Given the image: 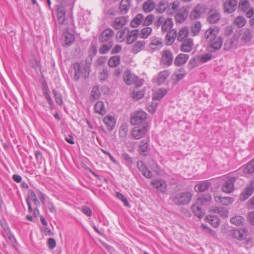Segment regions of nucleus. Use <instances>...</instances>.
I'll return each instance as SVG.
<instances>
[{"mask_svg":"<svg viewBox=\"0 0 254 254\" xmlns=\"http://www.w3.org/2000/svg\"><path fill=\"white\" fill-rule=\"evenodd\" d=\"M104 123L106 124L108 130H112L116 125V120L114 117L111 116H107L103 120Z\"/></svg>","mask_w":254,"mask_h":254,"instance_id":"obj_25","label":"nucleus"},{"mask_svg":"<svg viewBox=\"0 0 254 254\" xmlns=\"http://www.w3.org/2000/svg\"><path fill=\"white\" fill-rule=\"evenodd\" d=\"M220 17L221 15L219 12L211 10L208 13L207 20L211 24L216 23L220 20Z\"/></svg>","mask_w":254,"mask_h":254,"instance_id":"obj_17","label":"nucleus"},{"mask_svg":"<svg viewBox=\"0 0 254 254\" xmlns=\"http://www.w3.org/2000/svg\"><path fill=\"white\" fill-rule=\"evenodd\" d=\"M212 58V56L210 53H207L202 56L197 57V59L202 63H205L211 60Z\"/></svg>","mask_w":254,"mask_h":254,"instance_id":"obj_59","label":"nucleus"},{"mask_svg":"<svg viewBox=\"0 0 254 254\" xmlns=\"http://www.w3.org/2000/svg\"><path fill=\"white\" fill-rule=\"evenodd\" d=\"M91 96L94 99L97 100L99 99L100 96V92L98 87L95 86L93 87L92 90L91 92Z\"/></svg>","mask_w":254,"mask_h":254,"instance_id":"obj_60","label":"nucleus"},{"mask_svg":"<svg viewBox=\"0 0 254 254\" xmlns=\"http://www.w3.org/2000/svg\"><path fill=\"white\" fill-rule=\"evenodd\" d=\"M201 205H198L196 203L193 204L191 206V210L195 216L199 218H202L205 214V212L202 210Z\"/></svg>","mask_w":254,"mask_h":254,"instance_id":"obj_30","label":"nucleus"},{"mask_svg":"<svg viewBox=\"0 0 254 254\" xmlns=\"http://www.w3.org/2000/svg\"><path fill=\"white\" fill-rule=\"evenodd\" d=\"M211 185V182L209 180H207L196 185L194 189L196 192H203L208 190Z\"/></svg>","mask_w":254,"mask_h":254,"instance_id":"obj_24","label":"nucleus"},{"mask_svg":"<svg viewBox=\"0 0 254 254\" xmlns=\"http://www.w3.org/2000/svg\"><path fill=\"white\" fill-rule=\"evenodd\" d=\"M145 42L144 41L136 42L132 48V51L135 53L139 52L144 47Z\"/></svg>","mask_w":254,"mask_h":254,"instance_id":"obj_51","label":"nucleus"},{"mask_svg":"<svg viewBox=\"0 0 254 254\" xmlns=\"http://www.w3.org/2000/svg\"><path fill=\"white\" fill-rule=\"evenodd\" d=\"M73 68L74 71V79L75 80H78L80 77L86 79L89 77L90 72L87 74V72H85V66L83 65L81 66L80 63L77 62L74 63Z\"/></svg>","mask_w":254,"mask_h":254,"instance_id":"obj_2","label":"nucleus"},{"mask_svg":"<svg viewBox=\"0 0 254 254\" xmlns=\"http://www.w3.org/2000/svg\"><path fill=\"white\" fill-rule=\"evenodd\" d=\"M149 141V139H143L140 141V144L139 148V153L145 156L147 154V153L148 151L149 148L148 142Z\"/></svg>","mask_w":254,"mask_h":254,"instance_id":"obj_29","label":"nucleus"},{"mask_svg":"<svg viewBox=\"0 0 254 254\" xmlns=\"http://www.w3.org/2000/svg\"><path fill=\"white\" fill-rule=\"evenodd\" d=\"M168 70H164L160 71L157 75L156 79V83L158 85L163 84L170 75Z\"/></svg>","mask_w":254,"mask_h":254,"instance_id":"obj_18","label":"nucleus"},{"mask_svg":"<svg viewBox=\"0 0 254 254\" xmlns=\"http://www.w3.org/2000/svg\"><path fill=\"white\" fill-rule=\"evenodd\" d=\"M173 61L174 57L171 51L167 50L162 52L160 62L163 65L169 66L172 64Z\"/></svg>","mask_w":254,"mask_h":254,"instance_id":"obj_5","label":"nucleus"},{"mask_svg":"<svg viewBox=\"0 0 254 254\" xmlns=\"http://www.w3.org/2000/svg\"><path fill=\"white\" fill-rule=\"evenodd\" d=\"M127 23V18L125 16H121L115 18V24L113 27L117 30L121 29Z\"/></svg>","mask_w":254,"mask_h":254,"instance_id":"obj_36","label":"nucleus"},{"mask_svg":"<svg viewBox=\"0 0 254 254\" xmlns=\"http://www.w3.org/2000/svg\"><path fill=\"white\" fill-rule=\"evenodd\" d=\"M114 31L110 28H107L101 32L99 36V41L101 43H113Z\"/></svg>","mask_w":254,"mask_h":254,"instance_id":"obj_3","label":"nucleus"},{"mask_svg":"<svg viewBox=\"0 0 254 254\" xmlns=\"http://www.w3.org/2000/svg\"><path fill=\"white\" fill-rule=\"evenodd\" d=\"M156 4L153 0H148L145 1L142 6L143 9L146 13H148L155 8Z\"/></svg>","mask_w":254,"mask_h":254,"instance_id":"obj_34","label":"nucleus"},{"mask_svg":"<svg viewBox=\"0 0 254 254\" xmlns=\"http://www.w3.org/2000/svg\"><path fill=\"white\" fill-rule=\"evenodd\" d=\"M144 16L143 14L139 13L130 22V26L132 27H136L139 25L143 20Z\"/></svg>","mask_w":254,"mask_h":254,"instance_id":"obj_39","label":"nucleus"},{"mask_svg":"<svg viewBox=\"0 0 254 254\" xmlns=\"http://www.w3.org/2000/svg\"><path fill=\"white\" fill-rule=\"evenodd\" d=\"M93 58H92V57L88 56V57L87 58V59L85 60V64H83V65L85 66V72H87V74L89 72H91V66Z\"/></svg>","mask_w":254,"mask_h":254,"instance_id":"obj_55","label":"nucleus"},{"mask_svg":"<svg viewBox=\"0 0 254 254\" xmlns=\"http://www.w3.org/2000/svg\"><path fill=\"white\" fill-rule=\"evenodd\" d=\"M247 232L248 231L246 229L241 230L234 229L230 231V235L234 239L242 241L246 238Z\"/></svg>","mask_w":254,"mask_h":254,"instance_id":"obj_12","label":"nucleus"},{"mask_svg":"<svg viewBox=\"0 0 254 254\" xmlns=\"http://www.w3.org/2000/svg\"><path fill=\"white\" fill-rule=\"evenodd\" d=\"M182 44L180 45V50L183 52H190L193 46V41L190 38L186 40L183 41Z\"/></svg>","mask_w":254,"mask_h":254,"instance_id":"obj_21","label":"nucleus"},{"mask_svg":"<svg viewBox=\"0 0 254 254\" xmlns=\"http://www.w3.org/2000/svg\"><path fill=\"white\" fill-rule=\"evenodd\" d=\"M189 30L188 27H184L182 28L178 32V34L177 36V39L179 41H183L188 39L189 36Z\"/></svg>","mask_w":254,"mask_h":254,"instance_id":"obj_31","label":"nucleus"},{"mask_svg":"<svg viewBox=\"0 0 254 254\" xmlns=\"http://www.w3.org/2000/svg\"><path fill=\"white\" fill-rule=\"evenodd\" d=\"M254 192V181L252 180L247 186L245 190L241 192L240 195V199L241 201H245Z\"/></svg>","mask_w":254,"mask_h":254,"instance_id":"obj_9","label":"nucleus"},{"mask_svg":"<svg viewBox=\"0 0 254 254\" xmlns=\"http://www.w3.org/2000/svg\"><path fill=\"white\" fill-rule=\"evenodd\" d=\"M151 184L161 192L164 193L166 191L167 185L165 181L155 179L152 182Z\"/></svg>","mask_w":254,"mask_h":254,"instance_id":"obj_20","label":"nucleus"},{"mask_svg":"<svg viewBox=\"0 0 254 254\" xmlns=\"http://www.w3.org/2000/svg\"><path fill=\"white\" fill-rule=\"evenodd\" d=\"M154 16L153 14L147 15L143 21V25L144 26L150 25L153 21Z\"/></svg>","mask_w":254,"mask_h":254,"instance_id":"obj_62","label":"nucleus"},{"mask_svg":"<svg viewBox=\"0 0 254 254\" xmlns=\"http://www.w3.org/2000/svg\"><path fill=\"white\" fill-rule=\"evenodd\" d=\"M63 35L64 37V41L66 45L69 46L74 42L75 40L74 35L70 33L67 28L64 30Z\"/></svg>","mask_w":254,"mask_h":254,"instance_id":"obj_26","label":"nucleus"},{"mask_svg":"<svg viewBox=\"0 0 254 254\" xmlns=\"http://www.w3.org/2000/svg\"><path fill=\"white\" fill-rule=\"evenodd\" d=\"M247 23V20L244 16H237L234 21V24L238 28H242L244 27Z\"/></svg>","mask_w":254,"mask_h":254,"instance_id":"obj_45","label":"nucleus"},{"mask_svg":"<svg viewBox=\"0 0 254 254\" xmlns=\"http://www.w3.org/2000/svg\"><path fill=\"white\" fill-rule=\"evenodd\" d=\"M189 58V56L187 54H179L174 60V64L176 66H181L187 63Z\"/></svg>","mask_w":254,"mask_h":254,"instance_id":"obj_19","label":"nucleus"},{"mask_svg":"<svg viewBox=\"0 0 254 254\" xmlns=\"http://www.w3.org/2000/svg\"><path fill=\"white\" fill-rule=\"evenodd\" d=\"M130 6L129 0H122L120 4V13L122 15L126 14Z\"/></svg>","mask_w":254,"mask_h":254,"instance_id":"obj_35","label":"nucleus"},{"mask_svg":"<svg viewBox=\"0 0 254 254\" xmlns=\"http://www.w3.org/2000/svg\"><path fill=\"white\" fill-rule=\"evenodd\" d=\"M244 221V218L243 217L241 216H235L232 217L230 222L233 224H235L236 226H241L242 225Z\"/></svg>","mask_w":254,"mask_h":254,"instance_id":"obj_50","label":"nucleus"},{"mask_svg":"<svg viewBox=\"0 0 254 254\" xmlns=\"http://www.w3.org/2000/svg\"><path fill=\"white\" fill-rule=\"evenodd\" d=\"M160 46V47H162V39L161 38H159L158 37L157 38H153L152 39L151 42L149 44V46L151 49L155 50L156 48L153 47V46Z\"/></svg>","mask_w":254,"mask_h":254,"instance_id":"obj_53","label":"nucleus"},{"mask_svg":"<svg viewBox=\"0 0 254 254\" xmlns=\"http://www.w3.org/2000/svg\"><path fill=\"white\" fill-rule=\"evenodd\" d=\"M57 15L59 23L63 24L65 19V9L63 5L57 6Z\"/></svg>","mask_w":254,"mask_h":254,"instance_id":"obj_15","label":"nucleus"},{"mask_svg":"<svg viewBox=\"0 0 254 254\" xmlns=\"http://www.w3.org/2000/svg\"><path fill=\"white\" fill-rule=\"evenodd\" d=\"M147 130L146 126H143L141 128L135 127L132 130V135L134 139H139L145 135Z\"/></svg>","mask_w":254,"mask_h":254,"instance_id":"obj_13","label":"nucleus"},{"mask_svg":"<svg viewBox=\"0 0 254 254\" xmlns=\"http://www.w3.org/2000/svg\"><path fill=\"white\" fill-rule=\"evenodd\" d=\"M192 196L191 193L190 191L179 192L172 196L171 199L177 206L185 205L190 202Z\"/></svg>","mask_w":254,"mask_h":254,"instance_id":"obj_1","label":"nucleus"},{"mask_svg":"<svg viewBox=\"0 0 254 254\" xmlns=\"http://www.w3.org/2000/svg\"><path fill=\"white\" fill-rule=\"evenodd\" d=\"M245 172L248 173H253L254 172V158L246 165Z\"/></svg>","mask_w":254,"mask_h":254,"instance_id":"obj_57","label":"nucleus"},{"mask_svg":"<svg viewBox=\"0 0 254 254\" xmlns=\"http://www.w3.org/2000/svg\"><path fill=\"white\" fill-rule=\"evenodd\" d=\"M108 77V70L107 67H104L102 71L100 73V79L103 81H105Z\"/></svg>","mask_w":254,"mask_h":254,"instance_id":"obj_63","label":"nucleus"},{"mask_svg":"<svg viewBox=\"0 0 254 254\" xmlns=\"http://www.w3.org/2000/svg\"><path fill=\"white\" fill-rule=\"evenodd\" d=\"M135 76L133 75L129 70H127L124 74V79L126 83L128 85L133 84V80H134Z\"/></svg>","mask_w":254,"mask_h":254,"instance_id":"obj_32","label":"nucleus"},{"mask_svg":"<svg viewBox=\"0 0 254 254\" xmlns=\"http://www.w3.org/2000/svg\"><path fill=\"white\" fill-rule=\"evenodd\" d=\"M167 93V90L165 89H159L153 97V100H159L163 98Z\"/></svg>","mask_w":254,"mask_h":254,"instance_id":"obj_49","label":"nucleus"},{"mask_svg":"<svg viewBox=\"0 0 254 254\" xmlns=\"http://www.w3.org/2000/svg\"><path fill=\"white\" fill-rule=\"evenodd\" d=\"M139 30L138 29H135L131 31H128L127 37L126 42L127 44L130 45L135 41L138 36Z\"/></svg>","mask_w":254,"mask_h":254,"instance_id":"obj_22","label":"nucleus"},{"mask_svg":"<svg viewBox=\"0 0 254 254\" xmlns=\"http://www.w3.org/2000/svg\"><path fill=\"white\" fill-rule=\"evenodd\" d=\"M218 30L215 28L210 27L208 28L204 33V38L207 42L213 41V40L219 37L218 36Z\"/></svg>","mask_w":254,"mask_h":254,"instance_id":"obj_14","label":"nucleus"},{"mask_svg":"<svg viewBox=\"0 0 254 254\" xmlns=\"http://www.w3.org/2000/svg\"><path fill=\"white\" fill-rule=\"evenodd\" d=\"M137 166L139 171L145 177L148 179L152 178V176L151 172L148 170L142 161H137Z\"/></svg>","mask_w":254,"mask_h":254,"instance_id":"obj_16","label":"nucleus"},{"mask_svg":"<svg viewBox=\"0 0 254 254\" xmlns=\"http://www.w3.org/2000/svg\"><path fill=\"white\" fill-rule=\"evenodd\" d=\"M121 62V57L118 55L111 57L108 61V65L111 67H115L119 65Z\"/></svg>","mask_w":254,"mask_h":254,"instance_id":"obj_38","label":"nucleus"},{"mask_svg":"<svg viewBox=\"0 0 254 254\" xmlns=\"http://www.w3.org/2000/svg\"><path fill=\"white\" fill-rule=\"evenodd\" d=\"M250 6L249 0H241L239 3V9L246 12Z\"/></svg>","mask_w":254,"mask_h":254,"instance_id":"obj_48","label":"nucleus"},{"mask_svg":"<svg viewBox=\"0 0 254 254\" xmlns=\"http://www.w3.org/2000/svg\"><path fill=\"white\" fill-rule=\"evenodd\" d=\"M211 210L213 212L217 213L224 218H226L228 216L229 212L228 210L225 208L215 207H212Z\"/></svg>","mask_w":254,"mask_h":254,"instance_id":"obj_40","label":"nucleus"},{"mask_svg":"<svg viewBox=\"0 0 254 254\" xmlns=\"http://www.w3.org/2000/svg\"><path fill=\"white\" fill-rule=\"evenodd\" d=\"M169 2L166 0H161L155 7V11L158 13H162L168 9Z\"/></svg>","mask_w":254,"mask_h":254,"instance_id":"obj_28","label":"nucleus"},{"mask_svg":"<svg viewBox=\"0 0 254 254\" xmlns=\"http://www.w3.org/2000/svg\"><path fill=\"white\" fill-rule=\"evenodd\" d=\"M53 93L55 97V100L56 103L60 106L63 104V98L62 95L56 91L55 89L53 90Z\"/></svg>","mask_w":254,"mask_h":254,"instance_id":"obj_58","label":"nucleus"},{"mask_svg":"<svg viewBox=\"0 0 254 254\" xmlns=\"http://www.w3.org/2000/svg\"><path fill=\"white\" fill-rule=\"evenodd\" d=\"M211 199V196L210 194H203L196 199V203L198 205H203L209 202Z\"/></svg>","mask_w":254,"mask_h":254,"instance_id":"obj_37","label":"nucleus"},{"mask_svg":"<svg viewBox=\"0 0 254 254\" xmlns=\"http://www.w3.org/2000/svg\"><path fill=\"white\" fill-rule=\"evenodd\" d=\"M208 43H209L208 50L210 53H212L221 49L223 44V40L221 37H219L213 40V41H209Z\"/></svg>","mask_w":254,"mask_h":254,"instance_id":"obj_10","label":"nucleus"},{"mask_svg":"<svg viewBox=\"0 0 254 254\" xmlns=\"http://www.w3.org/2000/svg\"><path fill=\"white\" fill-rule=\"evenodd\" d=\"M236 178L234 177L228 176L227 180L223 184L221 189L225 193H230L234 190V183Z\"/></svg>","mask_w":254,"mask_h":254,"instance_id":"obj_6","label":"nucleus"},{"mask_svg":"<svg viewBox=\"0 0 254 254\" xmlns=\"http://www.w3.org/2000/svg\"><path fill=\"white\" fill-rule=\"evenodd\" d=\"M254 192V181L252 180L247 186L245 190L241 192L240 195V199L241 201H245Z\"/></svg>","mask_w":254,"mask_h":254,"instance_id":"obj_8","label":"nucleus"},{"mask_svg":"<svg viewBox=\"0 0 254 254\" xmlns=\"http://www.w3.org/2000/svg\"><path fill=\"white\" fill-rule=\"evenodd\" d=\"M94 109L96 113L102 115L106 114V110L104 108V105L102 101H98L94 106Z\"/></svg>","mask_w":254,"mask_h":254,"instance_id":"obj_42","label":"nucleus"},{"mask_svg":"<svg viewBox=\"0 0 254 254\" xmlns=\"http://www.w3.org/2000/svg\"><path fill=\"white\" fill-rule=\"evenodd\" d=\"M180 5V2L178 0H175L173 2L169 4L168 7L167 12L169 14H172L177 9Z\"/></svg>","mask_w":254,"mask_h":254,"instance_id":"obj_47","label":"nucleus"},{"mask_svg":"<svg viewBox=\"0 0 254 254\" xmlns=\"http://www.w3.org/2000/svg\"><path fill=\"white\" fill-rule=\"evenodd\" d=\"M189 11L185 9L176 15L175 20L177 22L182 23L187 19Z\"/></svg>","mask_w":254,"mask_h":254,"instance_id":"obj_33","label":"nucleus"},{"mask_svg":"<svg viewBox=\"0 0 254 254\" xmlns=\"http://www.w3.org/2000/svg\"><path fill=\"white\" fill-rule=\"evenodd\" d=\"M185 75V70L183 68L179 69L178 71L175 72L172 75V79L175 82H178L182 79Z\"/></svg>","mask_w":254,"mask_h":254,"instance_id":"obj_41","label":"nucleus"},{"mask_svg":"<svg viewBox=\"0 0 254 254\" xmlns=\"http://www.w3.org/2000/svg\"><path fill=\"white\" fill-rule=\"evenodd\" d=\"M144 95V91L141 90L139 91L134 90L132 92V97L135 100H138L141 99Z\"/></svg>","mask_w":254,"mask_h":254,"instance_id":"obj_56","label":"nucleus"},{"mask_svg":"<svg viewBox=\"0 0 254 254\" xmlns=\"http://www.w3.org/2000/svg\"><path fill=\"white\" fill-rule=\"evenodd\" d=\"M173 26V22L172 19L168 18L164 20L162 25V31L163 32L167 31L172 28Z\"/></svg>","mask_w":254,"mask_h":254,"instance_id":"obj_44","label":"nucleus"},{"mask_svg":"<svg viewBox=\"0 0 254 254\" xmlns=\"http://www.w3.org/2000/svg\"><path fill=\"white\" fill-rule=\"evenodd\" d=\"M97 52V47L95 45H91L88 50V56L90 57H94Z\"/></svg>","mask_w":254,"mask_h":254,"instance_id":"obj_61","label":"nucleus"},{"mask_svg":"<svg viewBox=\"0 0 254 254\" xmlns=\"http://www.w3.org/2000/svg\"><path fill=\"white\" fill-rule=\"evenodd\" d=\"M206 219L214 227H218L220 222L219 219L213 216H210L209 217L207 216Z\"/></svg>","mask_w":254,"mask_h":254,"instance_id":"obj_52","label":"nucleus"},{"mask_svg":"<svg viewBox=\"0 0 254 254\" xmlns=\"http://www.w3.org/2000/svg\"><path fill=\"white\" fill-rule=\"evenodd\" d=\"M103 45H101L99 49V52L100 54H106L108 53V52L111 50V49L113 46V43H102Z\"/></svg>","mask_w":254,"mask_h":254,"instance_id":"obj_43","label":"nucleus"},{"mask_svg":"<svg viewBox=\"0 0 254 254\" xmlns=\"http://www.w3.org/2000/svg\"><path fill=\"white\" fill-rule=\"evenodd\" d=\"M253 37V30L249 28H246L243 32V34L241 37V41L245 43L249 42L252 40Z\"/></svg>","mask_w":254,"mask_h":254,"instance_id":"obj_27","label":"nucleus"},{"mask_svg":"<svg viewBox=\"0 0 254 254\" xmlns=\"http://www.w3.org/2000/svg\"><path fill=\"white\" fill-rule=\"evenodd\" d=\"M201 28V23L198 21H195L191 26V32L194 35H196L199 32Z\"/></svg>","mask_w":254,"mask_h":254,"instance_id":"obj_46","label":"nucleus"},{"mask_svg":"<svg viewBox=\"0 0 254 254\" xmlns=\"http://www.w3.org/2000/svg\"><path fill=\"white\" fill-rule=\"evenodd\" d=\"M205 6L202 4H198L193 8L190 14V18L191 20L199 19L206 11Z\"/></svg>","mask_w":254,"mask_h":254,"instance_id":"obj_4","label":"nucleus"},{"mask_svg":"<svg viewBox=\"0 0 254 254\" xmlns=\"http://www.w3.org/2000/svg\"><path fill=\"white\" fill-rule=\"evenodd\" d=\"M214 199L216 202L221 203L224 205H230L234 201V198L229 196H215Z\"/></svg>","mask_w":254,"mask_h":254,"instance_id":"obj_23","label":"nucleus"},{"mask_svg":"<svg viewBox=\"0 0 254 254\" xmlns=\"http://www.w3.org/2000/svg\"><path fill=\"white\" fill-rule=\"evenodd\" d=\"M238 2L236 0H226L223 4V8L225 12L231 13L235 11L237 8Z\"/></svg>","mask_w":254,"mask_h":254,"instance_id":"obj_11","label":"nucleus"},{"mask_svg":"<svg viewBox=\"0 0 254 254\" xmlns=\"http://www.w3.org/2000/svg\"><path fill=\"white\" fill-rule=\"evenodd\" d=\"M146 116L147 114L145 112L138 111L131 118L130 123L133 126L139 125L145 121Z\"/></svg>","mask_w":254,"mask_h":254,"instance_id":"obj_7","label":"nucleus"},{"mask_svg":"<svg viewBox=\"0 0 254 254\" xmlns=\"http://www.w3.org/2000/svg\"><path fill=\"white\" fill-rule=\"evenodd\" d=\"M151 32H152L151 27H147L144 28L141 30L140 37L142 38L146 39L150 35Z\"/></svg>","mask_w":254,"mask_h":254,"instance_id":"obj_54","label":"nucleus"},{"mask_svg":"<svg viewBox=\"0 0 254 254\" xmlns=\"http://www.w3.org/2000/svg\"><path fill=\"white\" fill-rule=\"evenodd\" d=\"M116 196L118 199H120L121 200H122V202H124V205L126 206H127V207L130 206L128 201L126 199V198L124 196V195H123L122 193H121L119 192H117L116 193Z\"/></svg>","mask_w":254,"mask_h":254,"instance_id":"obj_64","label":"nucleus"}]
</instances>
